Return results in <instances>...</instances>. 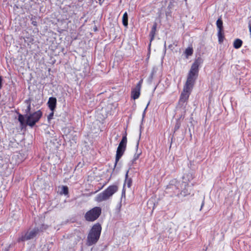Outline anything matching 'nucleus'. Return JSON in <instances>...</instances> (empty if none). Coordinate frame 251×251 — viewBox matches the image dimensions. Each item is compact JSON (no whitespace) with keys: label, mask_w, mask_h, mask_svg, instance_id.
I'll return each instance as SVG.
<instances>
[{"label":"nucleus","mask_w":251,"mask_h":251,"mask_svg":"<svg viewBox=\"0 0 251 251\" xmlns=\"http://www.w3.org/2000/svg\"><path fill=\"white\" fill-rule=\"evenodd\" d=\"M218 41L220 43L223 42L225 39L224 31L223 30H218Z\"/></svg>","instance_id":"12"},{"label":"nucleus","mask_w":251,"mask_h":251,"mask_svg":"<svg viewBox=\"0 0 251 251\" xmlns=\"http://www.w3.org/2000/svg\"><path fill=\"white\" fill-rule=\"evenodd\" d=\"M25 103L27 104L26 108L24 110L25 117L29 114L31 110V100L30 99L26 100Z\"/></svg>","instance_id":"11"},{"label":"nucleus","mask_w":251,"mask_h":251,"mask_svg":"<svg viewBox=\"0 0 251 251\" xmlns=\"http://www.w3.org/2000/svg\"><path fill=\"white\" fill-rule=\"evenodd\" d=\"M249 27L250 34H251V23L249 24Z\"/></svg>","instance_id":"26"},{"label":"nucleus","mask_w":251,"mask_h":251,"mask_svg":"<svg viewBox=\"0 0 251 251\" xmlns=\"http://www.w3.org/2000/svg\"><path fill=\"white\" fill-rule=\"evenodd\" d=\"M123 24L125 26H127L128 25V15L126 12H125L122 18Z\"/></svg>","instance_id":"15"},{"label":"nucleus","mask_w":251,"mask_h":251,"mask_svg":"<svg viewBox=\"0 0 251 251\" xmlns=\"http://www.w3.org/2000/svg\"><path fill=\"white\" fill-rule=\"evenodd\" d=\"M202 62V59L201 57H198L195 59L192 64L188 72L187 80L184 85L183 91L180 96L178 102L179 105H183L184 103L187 102L199 75V66Z\"/></svg>","instance_id":"1"},{"label":"nucleus","mask_w":251,"mask_h":251,"mask_svg":"<svg viewBox=\"0 0 251 251\" xmlns=\"http://www.w3.org/2000/svg\"><path fill=\"white\" fill-rule=\"evenodd\" d=\"M130 183L131 182H129L128 183V185H128V187H130Z\"/></svg>","instance_id":"27"},{"label":"nucleus","mask_w":251,"mask_h":251,"mask_svg":"<svg viewBox=\"0 0 251 251\" xmlns=\"http://www.w3.org/2000/svg\"><path fill=\"white\" fill-rule=\"evenodd\" d=\"M57 100L55 97H50L48 102V107L51 111H54L56 107Z\"/></svg>","instance_id":"9"},{"label":"nucleus","mask_w":251,"mask_h":251,"mask_svg":"<svg viewBox=\"0 0 251 251\" xmlns=\"http://www.w3.org/2000/svg\"><path fill=\"white\" fill-rule=\"evenodd\" d=\"M156 28H157V23H154L152 28H151L150 33V46H151V42L154 38V36H155V33L156 31Z\"/></svg>","instance_id":"10"},{"label":"nucleus","mask_w":251,"mask_h":251,"mask_svg":"<svg viewBox=\"0 0 251 251\" xmlns=\"http://www.w3.org/2000/svg\"><path fill=\"white\" fill-rule=\"evenodd\" d=\"M102 187H101V188H100L98 191H99V190H100L101 189H102Z\"/></svg>","instance_id":"28"},{"label":"nucleus","mask_w":251,"mask_h":251,"mask_svg":"<svg viewBox=\"0 0 251 251\" xmlns=\"http://www.w3.org/2000/svg\"><path fill=\"white\" fill-rule=\"evenodd\" d=\"M141 154V153H135L134 155L132 162L133 163L135 161H136L139 158Z\"/></svg>","instance_id":"22"},{"label":"nucleus","mask_w":251,"mask_h":251,"mask_svg":"<svg viewBox=\"0 0 251 251\" xmlns=\"http://www.w3.org/2000/svg\"><path fill=\"white\" fill-rule=\"evenodd\" d=\"M101 208L95 206L87 211L84 214L85 220L89 222H93L97 220L101 214Z\"/></svg>","instance_id":"4"},{"label":"nucleus","mask_w":251,"mask_h":251,"mask_svg":"<svg viewBox=\"0 0 251 251\" xmlns=\"http://www.w3.org/2000/svg\"><path fill=\"white\" fill-rule=\"evenodd\" d=\"M18 120L20 123L23 125L24 122V116L20 114L18 116Z\"/></svg>","instance_id":"20"},{"label":"nucleus","mask_w":251,"mask_h":251,"mask_svg":"<svg viewBox=\"0 0 251 251\" xmlns=\"http://www.w3.org/2000/svg\"><path fill=\"white\" fill-rule=\"evenodd\" d=\"M180 124L179 123L177 122L175 127V130L178 129L180 127Z\"/></svg>","instance_id":"24"},{"label":"nucleus","mask_w":251,"mask_h":251,"mask_svg":"<svg viewBox=\"0 0 251 251\" xmlns=\"http://www.w3.org/2000/svg\"><path fill=\"white\" fill-rule=\"evenodd\" d=\"M223 24V23L221 18H219L216 22V25L217 26L218 30L224 29Z\"/></svg>","instance_id":"17"},{"label":"nucleus","mask_w":251,"mask_h":251,"mask_svg":"<svg viewBox=\"0 0 251 251\" xmlns=\"http://www.w3.org/2000/svg\"><path fill=\"white\" fill-rule=\"evenodd\" d=\"M127 144V138L126 134L125 133V135L123 136L122 140L120 142L119 146L117 148L116 151V159H115V164L116 165L117 162L119 159L121 158L122 155L124 154L125 151L126 149Z\"/></svg>","instance_id":"5"},{"label":"nucleus","mask_w":251,"mask_h":251,"mask_svg":"<svg viewBox=\"0 0 251 251\" xmlns=\"http://www.w3.org/2000/svg\"><path fill=\"white\" fill-rule=\"evenodd\" d=\"M2 78L1 76H0V89L2 87Z\"/></svg>","instance_id":"25"},{"label":"nucleus","mask_w":251,"mask_h":251,"mask_svg":"<svg viewBox=\"0 0 251 251\" xmlns=\"http://www.w3.org/2000/svg\"><path fill=\"white\" fill-rule=\"evenodd\" d=\"M143 79H141L136 85L135 87L132 88L131 90V98L133 100L138 99L141 95V90Z\"/></svg>","instance_id":"8"},{"label":"nucleus","mask_w":251,"mask_h":251,"mask_svg":"<svg viewBox=\"0 0 251 251\" xmlns=\"http://www.w3.org/2000/svg\"><path fill=\"white\" fill-rule=\"evenodd\" d=\"M53 115H54V111H51V112L48 116V120L49 121H50V120H51L53 118Z\"/></svg>","instance_id":"23"},{"label":"nucleus","mask_w":251,"mask_h":251,"mask_svg":"<svg viewBox=\"0 0 251 251\" xmlns=\"http://www.w3.org/2000/svg\"><path fill=\"white\" fill-rule=\"evenodd\" d=\"M193 53V49L192 47H189L186 49L185 50V54L186 56V57H188L189 56H191Z\"/></svg>","instance_id":"16"},{"label":"nucleus","mask_w":251,"mask_h":251,"mask_svg":"<svg viewBox=\"0 0 251 251\" xmlns=\"http://www.w3.org/2000/svg\"><path fill=\"white\" fill-rule=\"evenodd\" d=\"M42 230H40L38 227H35L30 231H27L25 233H22L21 236L18 239V241L24 242L34 238L38 233Z\"/></svg>","instance_id":"7"},{"label":"nucleus","mask_w":251,"mask_h":251,"mask_svg":"<svg viewBox=\"0 0 251 251\" xmlns=\"http://www.w3.org/2000/svg\"><path fill=\"white\" fill-rule=\"evenodd\" d=\"M189 184L188 182H185L184 186L185 188L181 190V194L183 195L184 196H187L190 194V191H188L186 189V187H188Z\"/></svg>","instance_id":"14"},{"label":"nucleus","mask_w":251,"mask_h":251,"mask_svg":"<svg viewBox=\"0 0 251 251\" xmlns=\"http://www.w3.org/2000/svg\"><path fill=\"white\" fill-rule=\"evenodd\" d=\"M243 42L240 39H236L233 42V47L235 49H239L242 46Z\"/></svg>","instance_id":"13"},{"label":"nucleus","mask_w":251,"mask_h":251,"mask_svg":"<svg viewBox=\"0 0 251 251\" xmlns=\"http://www.w3.org/2000/svg\"><path fill=\"white\" fill-rule=\"evenodd\" d=\"M101 230V226L99 223H96L92 226L87 235V246H91L97 243L100 239Z\"/></svg>","instance_id":"2"},{"label":"nucleus","mask_w":251,"mask_h":251,"mask_svg":"<svg viewBox=\"0 0 251 251\" xmlns=\"http://www.w3.org/2000/svg\"><path fill=\"white\" fill-rule=\"evenodd\" d=\"M42 116V112L41 110L30 113L25 117L26 123L28 126L32 127L39 121Z\"/></svg>","instance_id":"6"},{"label":"nucleus","mask_w":251,"mask_h":251,"mask_svg":"<svg viewBox=\"0 0 251 251\" xmlns=\"http://www.w3.org/2000/svg\"><path fill=\"white\" fill-rule=\"evenodd\" d=\"M187 179L188 181H190L191 180L193 179V176L192 173H188L187 174H185L183 176V179Z\"/></svg>","instance_id":"18"},{"label":"nucleus","mask_w":251,"mask_h":251,"mask_svg":"<svg viewBox=\"0 0 251 251\" xmlns=\"http://www.w3.org/2000/svg\"><path fill=\"white\" fill-rule=\"evenodd\" d=\"M118 190L116 185L109 186L103 192L99 193L95 197V200L98 202H100L109 199Z\"/></svg>","instance_id":"3"},{"label":"nucleus","mask_w":251,"mask_h":251,"mask_svg":"<svg viewBox=\"0 0 251 251\" xmlns=\"http://www.w3.org/2000/svg\"><path fill=\"white\" fill-rule=\"evenodd\" d=\"M61 195H67L69 194L68 187L67 186H62L61 187V191L60 192Z\"/></svg>","instance_id":"19"},{"label":"nucleus","mask_w":251,"mask_h":251,"mask_svg":"<svg viewBox=\"0 0 251 251\" xmlns=\"http://www.w3.org/2000/svg\"><path fill=\"white\" fill-rule=\"evenodd\" d=\"M35 19H36V17H35V16L32 17L31 18V24L33 25L36 26L37 25V22L35 21Z\"/></svg>","instance_id":"21"},{"label":"nucleus","mask_w":251,"mask_h":251,"mask_svg":"<svg viewBox=\"0 0 251 251\" xmlns=\"http://www.w3.org/2000/svg\"><path fill=\"white\" fill-rule=\"evenodd\" d=\"M99 1H101V0H99Z\"/></svg>","instance_id":"29"}]
</instances>
